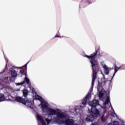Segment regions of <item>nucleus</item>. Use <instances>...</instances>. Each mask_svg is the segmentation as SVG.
I'll list each match as a JSON object with an SVG mask.
<instances>
[{"label":"nucleus","instance_id":"393cba45","mask_svg":"<svg viewBox=\"0 0 125 125\" xmlns=\"http://www.w3.org/2000/svg\"><path fill=\"white\" fill-rule=\"evenodd\" d=\"M6 67H7V66H6V68H5V69H6Z\"/></svg>","mask_w":125,"mask_h":125},{"label":"nucleus","instance_id":"7ed1b4c3","mask_svg":"<svg viewBox=\"0 0 125 125\" xmlns=\"http://www.w3.org/2000/svg\"><path fill=\"white\" fill-rule=\"evenodd\" d=\"M10 97L15 100L17 102H19V103H22L23 105H25L27 107H30V108L33 106V104H34V102L31 99H28L26 100L22 99L21 97H13L10 96Z\"/></svg>","mask_w":125,"mask_h":125},{"label":"nucleus","instance_id":"6e6552de","mask_svg":"<svg viewBox=\"0 0 125 125\" xmlns=\"http://www.w3.org/2000/svg\"><path fill=\"white\" fill-rule=\"evenodd\" d=\"M103 68L104 69V74H105V75H109L110 73V68H109L106 64L103 65Z\"/></svg>","mask_w":125,"mask_h":125},{"label":"nucleus","instance_id":"2eb2a0df","mask_svg":"<svg viewBox=\"0 0 125 125\" xmlns=\"http://www.w3.org/2000/svg\"><path fill=\"white\" fill-rule=\"evenodd\" d=\"M102 74L103 75V77L104 78V83H106V82H108V79H106V78H105V75H104V74H103V73L102 72Z\"/></svg>","mask_w":125,"mask_h":125},{"label":"nucleus","instance_id":"ddd939ff","mask_svg":"<svg viewBox=\"0 0 125 125\" xmlns=\"http://www.w3.org/2000/svg\"><path fill=\"white\" fill-rule=\"evenodd\" d=\"M106 116H105L104 114L102 115L101 117V120L102 122H105V121H106Z\"/></svg>","mask_w":125,"mask_h":125},{"label":"nucleus","instance_id":"a211bd4d","mask_svg":"<svg viewBox=\"0 0 125 125\" xmlns=\"http://www.w3.org/2000/svg\"><path fill=\"white\" fill-rule=\"evenodd\" d=\"M0 74H1V72L0 73ZM2 83V81L1 79L0 78V87L1 86V84H0V83ZM1 89H2V87H0V90H1Z\"/></svg>","mask_w":125,"mask_h":125},{"label":"nucleus","instance_id":"6ab92c4d","mask_svg":"<svg viewBox=\"0 0 125 125\" xmlns=\"http://www.w3.org/2000/svg\"><path fill=\"white\" fill-rule=\"evenodd\" d=\"M28 64H29V62H28L27 63H26V64L24 65V67H25V68H26V69H27V66Z\"/></svg>","mask_w":125,"mask_h":125},{"label":"nucleus","instance_id":"1a4fd4ad","mask_svg":"<svg viewBox=\"0 0 125 125\" xmlns=\"http://www.w3.org/2000/svg\"><path fill=\"white\" fill-rule=\"evenodd\" d=\"M85 121L86 122H92L93 120H94V116L92 115H90L88 116L86 118H85Z\"/></svg>","mask_w":125,"mask_h":125},{"label":"nucleus","instance_id":"5701e85b","mask_svg":"<svg viewBox=\"0 0 125 125\" xmlns=\"http://www.w3.org/2000/svg\"><path fill=\"white\" fill-rule=\"evenodd\" d=\"M88 4H90V2H89V0H88Z\"/></svg>","mask_w":125,"mask_h":125},{"label":"nucleus","instance_id":"20e7f679","mask_svg":"<svg viewBox=\"0 0 125 125\" xmlns=\"http://www.w3.org/2000/svg\"><path fill=\"white\" fill-rule=\"evenodd\" d=\"M15 68H18L19 69H21V67H17L15 66H12L11 64L9 65V70L11 72V75L12 78H17V72L15 70Z\"/></svg>","mask_w":125,"mask_h":125},{"label":"nucleus","instance_id":"9d476101","mask_svg":"<svg viewBox=\"0 0 125 125\" xmlns=\"http://www.w3.org/2000/svg\"><path fill=\"white\" fill-rule=\"evenodd\" d=\"M28 91L27 89H24L22 90L23 97H25V99H27V96H28Z\"/></svg>","mask_w":125,"mask_h":125},{"label":"nucleus","instance_id":"4468645a","mask_svg":"<svg viewBox=\"0 0 125 125\" xmlns=\"http://www.w3.org/2000/svg\"><path fill=\"white\" fill-rule=\"evenodd\" d=\"M104 95V92L100 91L99 93V97L100 98H101L102 97H103V96Z\"/></svg>","mask_w":125,"mask_h":125},{"label":"nucleus","instance_id":"aec40b11","mask_svg":"<svg viewBox=\"0 0 125 125\" xmlns=\"http://www.w3.org/2000/svg\"><path fill=\"white\" fill-rule=\"evenodd\" d=\"M54 38H60V36H58L57 35H56Z\"/></svg>","mask_w":125,"mask_h":125},{"label":"nucleus","instance_id":"412c9836","mask_svg":"<svg viewBox=\"0 0 125 125\" xmlns=\"http://www.w3.org/2000/svg\"><path fill=\"white\" fill-rule=\"evenodd\" d=\"M20 73L21 74H23V71H22V70H21L20 71Z\"/></svg>","mask_w":125,"mask_h":125},{"label":"nucleus","instance_id":"4be33fe9","mask_svg":"<svg viewBox=\"0 0 125 125\" xmlns=\"http://www.w3.org/2000/svg\"><path fill=\"white\" fill-rule=\"evenodd\" d=\"M98 58H100L101 57V56L100 55H98Z\"/></svg>","mask_w":125,"mask_h":125},{"label":"nucleus","instance_id":"f3484780","mask_svg":"<svg viewBox=\"0 0 125 125\" xmlns=\"http://www.w3.org/2000/svg\"><path fill=\"white\" fill-rule=\"evenodd\" d=\"M7 81H8V77H6L4 78V82L5 83H7V82H6Z\"/></svg>","mask_w":125,"mask_h":125},{"label":"nucleus","instance_id":"0eeeda50","mask_svg":"<svg viewBox=\"0 0 125 125\" xmlns=\"http://www.w3.org/2000/svg\"><path fill=\"white\" fill-rule=\"evenodd\" d=\"M90 95V94L88 93L84 98V99L82 101V105H83V106H80V108H83V107L84 106H85V104H86V101H87V99L88 98V97H89Z\"/></svg>","mask_w":125,"mask_h":125},{"label":"nucleus","instance_id":"39448f33","mask_svg":"<svg viewBox=\"0 0 125 125\" xmlns=\"http://www.w3.org/2000/svg\"><path fill=\"white\" fill-rule=\"evenodd\" d=\"M70 112L74 114L75 116H77V115H80L81 114V109H80L79 106H77L74 108L73 111L70 109Z\"/></svg>","mask_w":125,"mask_h":125},{"label":"nucleus","instance_id":"9b49d317","mask_svg":"<svg viewBox=\"0 0 125 125\" xmlns=\"http://www.w3.org/2000/svg\"><path fill=\"white\" fill-rule=\"evenodd\" d=\"M2 101H5V97L4 95L0 93V102H2Z\"/></svg>","mask_w":125,"mask_h":125},{"label":"nucleus","instance_id":"f257e3e1","mask_svg":"<svg viewBox=\"0 0 125 125\" xmlns=\"http://www.w3.org/2000/svg\"><path fill=\"white\" fill-rule=\"evenodd\" d=\"M109 103L111 107V108H113L111 105V103H110V98H109V97H107L103 106L99 104V101L98 100H93L92 101L89 102L88 105L91 106V113L95 117H100V111H99V110L96 108V106H100L101 108L100 109L101 113H109L110 105H109Z\"/></svg>","mask_w":125,"mask_h":125},{"label":"nucleus","instance_id":"f03ea898","mask_svg":"<svg viewBox=\"0 0 125 125\" xmlns=\"http://www.w3.org/2000/svg\"><path fill=\"white\" fill-rule=\"evenodd\" d=\"M97 52L98 51L96 50L94 52L92 53L90 56L87 55H84L83 57H86L89 59L90 62L91 64V67L93 70V77L92 80V86L91 88V91L93 90V87L94 86V82H95V79L97 78V73L95 71V66L98 65V62H97Z\"/></svg>","mask_w":125,"mask_h":125},{"label":"nucleus","instance_id":"f8f14e48","mask_svg":"<svg viewBox=\"0 0 125 125\" xmlns=\"http://www.w3.org/2000/svg\"><path fill=\"white\" fill-rule=\"evenodd\" d=\"M24 82L26 83L28 85H31V83H30V79L27 77V76H25L24 78Z\"/></svg>","mask_w":125,"mask_h":125},{"label":"nucleus","instance_id":"dca6fc26","mask_svg":"<svg viewBox=\"0 0 125 125\" xmlns=\"http://www.w3.org/2000/svg\"><path fill=\"white\" fill-rule=\"evenodd\" d=\"M24 83H25V81H23V82H21L20 83H17L16 85H22L24 84Z\"/></svg>","mask_w":125,"mask_h":125},{"label":"nucleus","instance_id":"423d86ee","mask_svg":"<svg viewBox=\"0 0 125 125\" xmlns=\"http://www.w3.org/2000/svg\"><path fill=\"white\" fill-rule=\"evenodd\" d=\"M120 69H121V70H125V68H123L122 66L118 67L117 66H115V68H114L115 72L113 74V75L111 78V80L110 81V82H112V80H113V79H114V77H115V75H116V73H117V72H118V71H119V70H120Z\"/></svg>","mask_w":125,"mask_h":125},{"label":"nucleus","instance_id":"b1692460","mask_svg":"<svg viewBox=\"0 0 125 125\" xmlns=\"http://www.w3.org/2000/svg\"><path fill=\"white\" fill-rule=\"evenodd\" d=\"M6 63L7 64V61H6Z\"/></svg>","mask_w":125,"mask_h":125}]
</instances>
